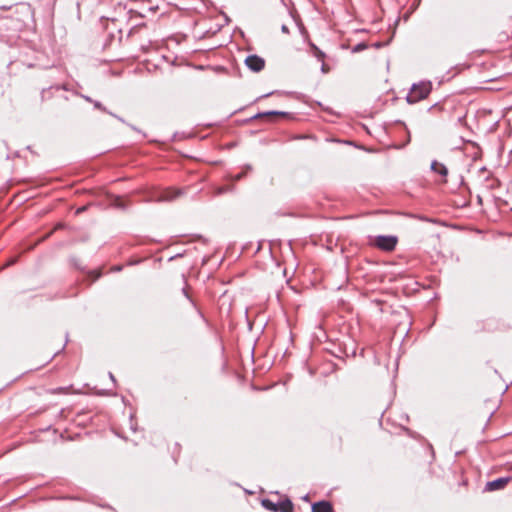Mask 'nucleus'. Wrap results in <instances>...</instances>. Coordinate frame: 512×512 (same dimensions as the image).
<instances>
[{"mask_svg": "<svg viewBox=\"0 0 512 512\" xmlns=\"http://www.w3.org/2000/svg\"><path fill=\"white\" fill-rule=\"evenodd\" d=\"M271 494L278 495L280 498L277 502L270 498H261V506L269 512H294L295 505L287 494H281L279 491H272Z\"/></svg>", "mask_w": 512, "mask_h": 512, "instance_id": "f257e3e1", "label": "nucleus"}, {"mask_svg": "<svg viewBox=\"0 0 512 512\" xmlns=\"http://www.w3.org/2000/svg\"><path fill=\"white\" fill-rule=\"evenodd\" d=\"M432 91V82L430 80H422L418 83H413L409 93L406 96L408 104H416L426 99Z\"/></svg>", "mask_w": 512, "mask_h": 512, "instance_id": "f03ea898", "label": "nucleus"}, {"mask_svg": "<svg viewBox=\"0 0 512 512\" xmlns=\"http://www.w3.org/2000/svg\"><path fill=\"white\" fill-rule=\"evenodd\" d=\"M398 237L395 235H377L370 237V244L382 251L391 252L395 250Z\"/></svg>", "mask_w": 512, "mask_h": 512, "instance_id": "7ed1b4c3", "label": "nucleus"}, {"mask_svg": "<svg viewBox=\"0 0 512 512\" xmlns=\"http://www.w3.org/2000/svg\"><path fill=\"white\" fill-rule=\"evenodd\" d=\"M244 63L246 67L254 72L259 73L265 68V59L257 54H249L245 60Z\"/></svg>", "mask_w": 512, "mask_h": 512, "instance_id": "20e7f679", "label": "nucleus"}, {"mask_svg": "<svg viewBox=\"0 0 512 512\" xmlns=\"http://www.w3.org/2000/svg\"><path fill=\"white\" fill-rule=\"evenodd\" d=\"M185 193L183 189L165 188L155 193L157 201H173Z\"/></svg>", "mask_w": 512, "mask_h": 512, "instance_id": "39448f33", "label": "nucleus"}, {"mask_svg": "<svg viewBox=\"0 0 512 512\" xmlns=\"http://www.w3.org/2000/svg\"><path fill=\"white\" fill-rule=\"evenodd\" d=\"M512 480L510 476L498 477L494 480L488 481L485 484L484 492L500 491L507 487L509 482Z\"/></svg>", "mask_w": 512, "mask_h": 512, "instance_id": "423d86ee", "label": "nucleus"}, {"mask_svg": "<svg viewBox=\"0 0 512 512\" xmlns=\"http://www.w3.org/2000/svg\"><path fill=\"white\" fill-rule=\"evenodd\" d=\"M105 200L108 206L120 210H126L129 206V201L125 200L122 196L115 195L109 192L105 193Z\"/></svg>", "mask_w": 512, "mask_h": 512, "instance_id": "0eeeda50", "label": "nucleus"}, {"mask_svg": "<svg viewBox=\"0 0 512 512\" xmlns=\"http://www.w3.org/2000/svg\"><path fill=\"white\" fill-rule=\"evenodd\" d=\"M274 94H277V95H288V96H291L299 101H302V102H305L307 103L308 101V97L303 94V93H299V92H294V91H290V92H283V91H271L269 93H266V94H263L261 96H259L258 98L255 99V102L260 100V99H264V98H267V97H270L271 95H274Z\"/></svg>", "mask_w": 512, "mask_h": 512, "instance_id": "6e6552de", "label": "nucleus"}, {"mask_svg": "<svg viewBox=\"0 0 512 512\" xmlns=\"http://www.w3.org/2000/svg\"><path fill=\"white\" fill-rule=\"evenodd\" d=\"M311 512H335V510L331 501L322 499L311 504Z\"/></svg>", "mask_w": 512, "mask_h": 512, "instance_id": "1a4fd4ad", "label": "nucleus"}, {"mask_svg": "<svg viewBox=\"0 0 512 512\" xmlns=\"http://www.w3.org/2000/svg\"><path fill=\"white\" fill-rule=\"evenodd\" d=\"M399 21H400V18H396L394 23H393V25L389 27V29L391 31V35H390V37L386 41L374 42L372 44V47L375 48V49H381V48H384V47L388 46L392 42V40H393V38H394V36L396 34V29H397V26L399 24Z\"/></svg>", "mask_w": 512, "mask_h": 512, "instance_id": "9d476101", "label": "nucleus"}, {"mask_svg": "<svg viewBox=\"0 0 512 512\" xmlns=\"http://www.w3.org/2000/svg\"><path fill=\"white\" fill-rule=\"evenodd\" d=\"M430 169L432 172L439 174L443 178H447L448 176V168L445 164L438 162L437 160H433L430 165Z\"/></svg>", "mask_w": 512, "mask_h": 512, "instance_id": "9b49d317", "label": "nucleus"}, {"mask_svg": "<svg viewBox=\"0 0 512 512\" xmlns=\"http://www.w3.org/2000/svg\"><path fill=\"white\" fill-rule=\"evenodd\" d=\"M308 46H309V53L315 57L318 61H321L323 62L324 59L326 58V53L321 50L315 43H313L312 41H309L308 42Z\"/></svg>", "mask_w": 512, "mask_h": 512, "instance_id": "f8f14e48", "label": "nucleus"}, {"mask_svg": "<svg viewBox=\"0 0 512 512\" xmlns=\"http://www.w3.org/2000/svg\"><path fill=\"white\" fill-rule=\"evenodd\" d=\"M182 279L184 281V287L181 292L183 296L191 303L192 307H196V301L192 298L188 290L187 278L184 274H182Z\"/></svg>", "mask_w": 512, "mask_h": 512, "instance_id": "ddd939ff", "label": "nucleus"}, {"mask_svg": "<svg viewBox=\"0 0 512 512\" xmlns=\"http://www.w3.org/2000/svg\"><path fill=\"white\" fill-rule=\"evenodd\" d=\"M339 352L344 355V359L347 357H355L356 356V347L352 346V348L349 349L347 344L339 345Z\"/></svg>", "mask_w": 512, "mask_h": 512, "instance_id": "4468645a", "label": "nucleus"}, {"mask_svg": "<svg viewBox=\"0 0 512 512\" xmlns=\"http://www.w3.org/2000/svg\"><path fill=\"white\" fill-rule=\"evenodd\" d=\"M278 114L277 110H267V111H259L255 114V118H266L271 116H276Z\"/></svg>", "mask_w": 512, "mask_h": 512, "instance_id": "2eb2a0df", "label": "nucleus"}, {"mask_svg": "<svg viewBox=\"0 0 512 512\" xmlns=\"http://www.w3.org/2000/svg\"><path fill=\"white\" fill-rule=\"evenodd\" d=\"M101 277V273L97 271H88L87 278H89L88 285H91Z\"/></svg>", "mask_w": 512, "mask_h": 512, "instance_id": "dca6fc26", "label": "nucleus"}, {"mask_svg": "<svg viewBox=\"0 0 512 512\" xmlns=\"http://www.w3.org/2000/svg\"><path fill=\"white\" fill-rule=\"evenodd\" d=\"M145 261V258H141V257H137V256H133L131 258H129L126 262V265L127 266H136V265H139L141 264L142 262Z\"/></svg>", "mask_w": 512, "mask_h": 512, "instance_id": "f3484780", "label": "nucleus"}, {"mask_svg": "<svg viewBox=\"0 0 512 512\" xmlns=\"http://www.w3.org/2000/svg\"><path fill=\"white\" fill-rule=\"evenodd\" d=\"M367 48H368V44L366 42L362 41L353 46L352 52L359 53V52L366 50Z\"/></svg>", "mask_w": 512, "mask_h": 512, "instance_id": "a211bd4d", "label": "nucleus"}, {"mask_svg": "<svg viewBox=\"0 0 512 512\" xmlns=\"http://www.w3.org/2000/svg\"><path fill=\"white\" fill-rule=\"evenodd\" d=\"M277 112H278V114L276 116H281L287 120H295L296 119L295 113L288 112V111H280V110H277Z\"/></svg>", "mask_w": 512, "mask_h": 512, "instance_id": "6ab92c4d", "label": "nucleus"}, {"mask_svg": "<svg viewBox=\"0 0 512 512\" xmlns=\"http://www.w3.org/2000/svg\"><path fill=\"white\" fill-rule=\"evenodd\" d=\"M245 177V173H236V174H229L228 176V179L229 181L234 184L236 183L237 181H240L241 179H243Z\"/></svg>", "mask_w": 512, "mask_h": 512, "instance_id": "aec40b11", "label": "nucleus"}, {"mask_svg": "<svg viewBox=\"0 0 512 512\" xmlns=\"http://www.w3.org/2000/svg\"><path fill=\"white\" fill-rule=\"evenodd\" d=\"M18 261V256H12L9 259L6 260V262L3 264V266L0 268V272L12 265H14Z\"/></svg>", "mask_w": 512, "mask_h": 512, "instance_id": "412c9836", "label": "nucleus"}, {"mask_svg": "<svg viewBox=\"0 0 512 512\" xmlns=\"http://www.w3.org/2000/svg\"><path fill=\"white\" fill-rule=\"evenodd\" d=\"M70 263L75 269L84 271V267L81 266L80 260L77 257H70Z\"/></svg>", "mask_w": 512, "mask_h": 512, "instance_id": "4be33fe9", "label": "nucleus"}, {"mask_svg": "<svg viewBox=\"0 0 512 512\" xmlns=\"http://www.w3.org/2000/svg\"><path fill=\"white\" fill-rule=\"evenodd\" d=\"M92 104H93L94 108H95V109H97V110H100V111L105 112V113H107V114H108V112H110V111H109V110H108V109H107V108H106V107H105V106H104L100 101H98V100H94Z\"/></svg>", "mask_w": 512, "mask_h": 512, "instance_id": "5701e85b", "label": "nucleus"}, {"mask_svg": "<svg viewBox=\"0 0 512 512\" xmlns=\"http://www.w3.org/2000/svg\"><path fill=\"white\" fill-rule=\"evenodd\" d=\"M197 313V315L201 318V320L206 324V325H209L210 322L209 320L206 318V316L204 315V313L202 312V310L198 307V305L196 304V307H193Z\"/></svg>", "mask_w": 512, "mask_h": 512, "instance_id": "b1692460", "label": "nucleus"}, {"mask_svg": "<svg viewBox=\"0 0 512 512\" xmlns=\"http://www.w3.org/2000/svg\"><path fill=\"white\" fill-rule=\"evenodd\" d=\"M210 69H212L214 72L218 74L227 73V68L222 65L210 66Z\"/></svg>", "mask_w": 512, "mask_h": 512, "instance_id": "393cba45", "label": "nucleus"}, {"mask_svg": "<svg viewBox=\"0 0 512 512\" xmlns=\"http://www.w3.org/2000/svg\"><path fill=\"white\" fill-rule=\"evenodd\" d=\"M395 124L402 126L407 131V134H408L407 143H409L411 141V137H410V132L408 131L405 122H403L402 120H396Z\"/></svg>", "mask_w": 512, "mask_h": 512, "instance_id": "a878e982", "label": "nucleus"}, {"mask_svg": "<svg viewBox=\"0 0 512 512\" xmlns=\"http://www.w3.org/2000/svg\"><path fill=\"white\" fill-rule=\"evenodd\" d=\"M89 206H90L89 204H86V205H82V206L78 207L75 211V214L80 215V214L86 212L88 210Z\"/></svg>", "mask_w": 512, "mask_h": 512, "instance_id": "bb28decb", "label": "nucleus"}, {"mask_svg": "<svg viewBox=\"0 0 512 512\" xmlns=\"http://www.w3.org/2000/svg\"><path fill=\"white\" fill-rule=\"evenodd\" d=\"M68 343V333H66V341H65V344L62 346V348L60 350H58L57 352L54 353V355L50 358L49 361H51L53 358H55L57 355H59L60 353H62L64 350H65V347H66V344Z\"/></svg>", "mask_w": 512, "mask_h": 512, "instance_id": "cd10ccee", "label": "nucleus"}, {"mask_svg": "<svg viewBox=\"0 0 512 512\" xmlns=\"http://www.w3.org/2000/svg\"><path fill=\"white\" fill-rule=\"evenodd\" d=\"M71 388H72V385L66 386V387H58V388L53 390V393H64V392L68 391Z\"/></svg>", "mask_w": 512, "mask_h": 512, "instance_id": "c85d7f7f", "label": "nucleus"}, {"mask_svg": "<svg viewBox=\"0 0 512 512\" xmlns=\"http://www.w3.org/2000/svg\"><path fill=\"white\" fill-rule=\"evenodd\" d=\"M252 171V166L250 164H245L242 168L240 173H245V176Z\"/></svg>", "mask_w": 512, "mask_h": 512, "instance_id": "c756f323", "label": "nucleus"}, {"mask_svg": "<svg viewBox=\"0 0 512 512\" xmlns=\"http://www.w3.org/2000/svg\"><path fill=\"white\" fill-rule=\"evenodd\" d=\"M252 171V166L250 164H245L242 168L240 173H245V176Z\"/></svg>", "mask_w": 512, "mask_h": 512, "instance_id": "7c9ffc66", "label": "nucleus"}, {"mask_svg": "<svg viewBox=\"0 0 512 512\" xmlns=\"http://www.w3.org/2000/svg\"><path fill=\"white\" fill-rule=\"evenodd\" d=\"M320 71L323 74H327L330 71V67L323 61L320 67Z\"/></svg>", "mask_w": 512, "mask_h": 512, "instance_id": "2f4dec72", "label": "nucleus"}, {"mask_svg": "<svg viewBox=\"0 0 512 512\" xmlns=\"http://www.w3.org/2000/svg\"><path fill=\"white\" fill-rule=\"evenodd\" d=\"M184 255H185V252L177 253V254H175V255H173V256H171V257H169V258H168V261H169V262H172V261H174V260H176V259H179V258L184 257Z\"/></svg>", "mask_w": 512, "mask_h": 512, "instance_id": "473e14b6", "label": "nucleus"}, {"mask_svg": "<svg viewBox=\"0 0 512 512\" xmlns=\"http://www.w3.org/2000/svg\"><path fill=\"white\" fill-rule=\"evenodd\" d=\"M123 265L121 264H117V265H114L112 268H111V271L112 272H115V273H118V272H121L123 270Z\"/></svg>", "mask_w": 512, "mask_h": 512, "instance_id": "72a5a7b5", "label": "nucleus"}, {"mask_svg": "<svg viewBox=\"0 0 512 512\" xmlns=\"http://www.w3.org/2000/svg\"><path fill=\"white\" fill-rule=\"evenodd\" d=\"M259 118H255V114L249 118L243 119L241 121L242 124H249L252 121L258 120Z\"/></svg>", "mask_w": 512, "mask_h": 512, "instance_id": "f704fd0d", "label": "nucleus"}, {"mask_svg": "<svg viewBox=\"0 0 512 512\" xmlns=\"http://www.w3.org/2000/svg\"><path fill=\"white\" fill-rule=\"evenodd\" d=\"M421 0H415L412 5L410 6L411 12L416 11V9L419 7Z\"/></svg>", "mask_w": 512, "mask_h": 512, "instance_id": "c9c22d12", "label": "nucleus"}, {"mask_svg": "<svg viewBox=\"0 0 512 512\" xmlns=\"http://www.w3.org/2000/svg\"><path fill=\"white\" fill-rule=\"evenodd\" d=\"M314 103H315L316 105H318L319 107H321V109H322V110L327 111V112H329V113H332V110H331L330 108H328V107H325L321 102H319V101H314Z\"/></svg>", "mask_w": 512, "mask_h": 512, "instance_id": "e433bc0d", "label": "nucleus"}, {"mask_svg": "<svg viewBox=\"0 0 512 512\" xmlns=\"http://www.w3.org/2000/svg\"><path fill=\"white\" fill-rule=\"evenodd\" d=\"M331 354H332L334 357L339 358V359H341V360L344 362V355H343V354H341V353L339 352V350H338V351H336V352H335V351H332V352H331Z\"/></svg>", "mask_w": 512, "mask_h": 512, "instance_id": "4c0bfd02", "label": "nucleus"}, {"mask_svg": "<svg viewBox=\"0 0 512 512\" xmlns=\"http://www.w3.org/2000/svg\"><path fill=\"white\" fill-rule=\"evenodd\" d=\"M129 13H130V14H133V15H135L136 17H139V18H143V17H144V15H143L142 13H140V12H138V11H135V10H133V9H130V10H129Z\"/></svg>", "mask_w": 512, "mask_h": 512, "instance_id": "58836bf2", "label": "nucleus"}, {"mask_svg": "<svg viewBox=\"0 0 512 512\" xmlns=\"http://www.w3.org/2000/svg\"><path fill=\"white\" fill-rule=\"evenodd\" d=\"M415 218L421 220V221H425V222H432L431 219H429L428 217L426 216H423V215H418V216H414Z\"/></svg>", "mask_w": 512, "mask_h": 512, "instance_id": "ea45409f", "label": "nucleus"}, {"mask_svg": "<svg viewBox=\"0 0 512 512\" xmlns=\"http://www.w3.org/2000/svg\"><path fill=\"white\" fill-rule=\"evenodd\" d=\"M144 26H145V23H141V24L135 25L134 27L131 28V30L129 31L128 35H131L135 29H137L139 27H144Z\"/></svg>", "mask_w": 512, "mask_h": 512, "instance_id": "a19ab883", "label": "nucleus"}, {"mask_svg": "<svg viewBox=\"0 0 512 512\" xmlns=\"http://www.w3.org/2000/svg\"><path fill=\"white\" fill-rule=\"evenodd\" d=\"M281 31H282V33H284V34H289V32H290V30H289V28H288V26H287L286 24H283V25L281 26Z\"/></svg>", "mask_w": 512, "mask_h": 512, "instance_id": "79ce46f5", "label": "nucleus"}, {"mask_svg": "<svg viewBox=\"0 0 512 512\" xmlns=\"http://www.w3.org/2000/svg\"><path fill=\"white\" fill-rule=\"evenodd\" d=\"M97 394L100 396L111 395L107 390H100L97 392ZM113 395H116V393H114Z\"/></svg>", "mask_w": 512, "mask_h": 512, "instance_id": "37998d69", "label": "nucleus"}, {"mask_svg": "<svg viewBox=\"0 0 512 512\" xmlns=\"http://www.w3.org/2000/svg\"><path fill=\"white\" fill-rule=\"evenodd\" d=\"M108 114H109V115H111V116H113V117H115L116 119H118V120H119V121H121L122 123H125V120H124L122 117H120V116H118V115H116V114L112 113L111 111H110V112H108Z\"/></svg>", "mask_w": 512, "mask_h": 512, "instance_id": "c03bdc74", "label": "nucleus"}, {"mask_svg": "<svg viewBox=\"0 0 512 512\" xmlns=\"http://www.w3.org/2000/svg\"><path fill=\"white\" fill-rule=\"evenodd\" d=\"M130 429L133 432H136L138 430V427H137V425L134 422H130Z\"/></svg>", "mask_w": 512, "mask_h": 512, "instance_id": "a18cd8bd", "label": "nucleus"}, {"mask_svg": "<svg viewBox=\"0 0 512 512\" xmlns=\"http://www.w3.org/2000/svg\"><path fill=\"white\" fill-rule=\"evenodd\" d=\"M11 8H12V5H9V6L8 5H2V6H0V10H2V11H8Z\"/></svg>", "mask_w": 512, "mask_h": 512, "instance_id": "49530a36", "label": "nucleus"}, {"mask_svg": "<svg viewBox=\"0 0 512 512\" xmlns=\"http://www.w3.org/2000/svg\"><path fill=\"white\" fill-rule=\"evenodd\" d=\"M263 242V240L258 242L255 254H257L262 249Z\"/></svg>", "mask_w": 512, "mask_h": 512, "instance_id": "de8ad7c7", "label": "nucleus"}, {"mask_svg": "<svg viewBox=\"0 0 512 512\" xmlns=\"http://www.w3.org/2000/svg\"><path fill=\"white\" fill-rule=\"evenodd\" d=\"M301 499L305 502H310V495L309 494H305L304 496L301 497Z\"/></svg>", "mask_w": 512, "mask_h": 512, "instance_id": "09e8293b", "label": "nucleus"}, {"mask_svg": "<svg viewBox=\"0 0 512 512\" xmlns=\"http://www.w3.org/2000/svg\"><path fill=\"white\" fill-rule=\"evenodd\" d=\"M109 378H110V380L114 383V385L117 383L116 378H115V376L113 375V373L109 372Z\"/></svg>", "mask_w": 512, "mask_h": 512, "instance_id": "8fccbe9b", "label": "nucleus"}, {"mask_svg": "<svg viewBox=\"0 0 512 512\" xmlns=\"http://www.w3.org/2000/svg\"><path fill=\"white\" fill-rule=\"evenodd\" d=\"M413 12H411V8L409 9V11L404 15V20H408V18L410 17V15L412 14Z\"/></svg>", "mask_w": 512, "mask_h": 512, "instance_id": "3c124183", "label": "nucleus"}, {"mask_svg": "<svg viewBox=\"0 0 512 512\" xmlns=\"http://www.w3.org/2000/svg\"><path fill=\"white\" fill-rule=\"evenodd\" d=\"M207 68H210V66H204V65H198V66H196V69H198V70H205V69H207Z\"/></svg>", "mask_w": 512, "mask_h": 512, "instance_id": "603ef678", "label": "nucleus"}, {"mask_svg": "<svg viewBox=\"0 0 512 512\" xmlns=\"http://www.w3.org/2000/svg\"><path fill=\"white\" fill-rule=\"evenodd\" d=\"M82 97H83L86 101H88V102H90V103H93V101H94V100H93L91 97H89V96L82 95Z\"/></svg>", "mask_w": 512, "mask_h": 512, "instance_id": "864d4df0", "label": "nucleus"}, {"mask_svg": "<svg viewBox=\"0 0 512 512\" xmlns=\"http://www.w3.org/2000/svg\"><path fill=\"white\" fill-rule=\"evenodd\" d=\"M460 184H461V186H464V187H466V188L468 189V186L466 185V183H465V180H464L463 176H461V182H460Z\"/></svg>", "mask_w": 512, "mask_h": 512, "instance_id": "5fc2aeb1", "label": "nucleus"}, {"mask_svg": "<svg viewBox=\"0 0 512 512\" xmlns=\"http://www.w3.org/2000/svg\"><path fill=\"white\" fill-rule=\"evenodd\" d=\"M223 16H224L226 24H228L230 22L229 16L227 14H225V13L223 14Z\"/></svg>", "mask_w": 512, "mask_h": 512, "instance_id": "6e6d98bb", "label": "nucleus"}, {"mask_svg": "<svg viewBox=\"0 0 512 512\" xmlns=\"http://www.w3.org/2000/svg\"><path fill=\"white\" fill-rule=\"evenodd\" d=\"M134 419H135V413H131L130 416H129L130 422H133Z\"/></svg>", "mask_w": 512, "mask_h": 512, "instance_id": "4d7b16f0", "label": "nucleus"}, {"mask_svg": "<svg viewBox=\"0 0 512 512\" xmlns=\"http://www.w3.org/2000/svg\"><path fill=\"white\" fill-rule=\"evenodd\" d=\"M194 238H195V239H198V240H203V241H204L203 236H202V235H199V234L194 235Z\"/></svg>", "mask_w": 512, "mask_h": 512, "instance_id": "13d9d810", "label": "nucleus"}, {"mask_svg": "<svg viewBox=\"0 0 512 512\" xmlns=\"http://www.w3.org/2000/svg\"><path fill=\"white\" fill-rule=\"evenodd\" d=\"M121 400H122L124 405H128V401H127V399L124 396L121 397Z\"/></svg>", "mask_w": 512, "mask_h": 512, "instance_id": "bf43d9fd", "label": "nucleus"}, {"mask_svg": "<svg viewBox=\"0 0 512 512\" xmlns=\"http://www.w3.org/2000/svg\"><path fill=\"white\" fill-rule=\"evenodd\" d=\"M205 5H209V4H212V2L210 0H201Z\"/></svg>", "mask_w": 512, "mask_h": 512, "instance_id": "052dcab7", "label": "nucleus"}, {"mask_svg": "<svg viewBox=\"0 0 512 512\" xmlns=\"http://www.w3.org/2000/svg\"><path fill=\"white\" fill-rule=\"evenodd\" d=\"M406 431L409 435L413 436L414 437V432H412L410 429L406 428Z\"/></svg>", "mask_w": 512, "mask_h": 512, "instance_id": "680f3d73", "label": "nucleus"}, {"mask_svg": "<svg viewBox=\"0 0 512 512\" xmlns=\"http://www.w3.org/2000/svg\"><path fill=\"white\" fill-rule=\"evenodd\" d=\"M477 202H478L479 204H482V198H481V196H479V195L477 196Z\"/></svg>", "mask_w": 512, "mask_h": 512, "instance_id": "e2e57ef3", "label": "nucleus"}, {"mask_svg": "<svg viewBox=\"0 0 512 512\" xmlns=\"http://www.w3.org/2000/svg\"><path fill=\"white\" fill-rule=\"evenodd\" d=\"M333 369L337 370V369H339V366L337 364H333Z\"/></svg>", "mask_w": 512, "mask_h": 512, "instance_id": "0e129e2a", "label": "nucleus"}, {"mask_svg": "<svg viewBox=\"0 0 512 512\" xmlns=\"http://www.w3.org/2000/svg\"><path fill=\"white\" fill-rule=\"evenodd\" d=\"M157 8H158L157 6L156 7H150L149 10L150 11H155Z\"/></svg>", "mask_w": 512, "mask_h": 512, "instance_id": "69168bd1", "label": "nucleus"}, {"mask_svg": "<svg viewBox=\"0 0 512 512\" xmlns=\"http://www.w3.org/2000/svg\"><path fill=\"white\" fill-rule=\"evenodd\" d=\"M129 126H130L133 130L139 131L135 126L130 125V124H129Z\"/></svg>", "mask_w": 512, "mask_h": 512, "instance_id": "338daca9", "label": "nucleus"}, {"mask_svg": "<svg viewBox=\"0 0 512 512\" xmlns=\"http://www.w3.org/2000/svg\"><path fill=\"white\" fill-rule=\"evenodd\" d=\"M404 419H406L407 421L409 420V416L408 415H405L404 416Z\"/></svg>", "mask_w": 512, "mask_h": 512, "instance_id": "774afa93", "label": "nucleus"}]
</instances>
